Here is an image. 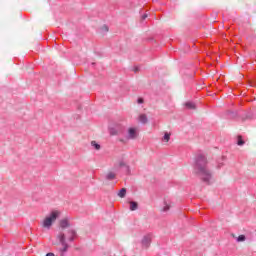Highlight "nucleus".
Wrapping results in <instances>:
<instances>
[{
    "mask_svg": "<svg viewBox=\"0 0 256 256\" xmlns=\"http://www.w3.org/2000/svg\"><path fill=\"white\" fill-rule=\"evenodd\" d=\"M152 239H153V236L151 234L144 236V238L142 239L143 247H149V245H151Z\"/></svg>",
    "mask_w": 256,
    "mask_h": 256,
    "instance_id": "obj_5",
    "label": "nucleus"
},
{
    "mask_svg": "<svg viewBox=\"0 0 256 256\" xmlns=\"http://www.w3.org/2000/svg\"><path fill=\"white\" fill-rule=\"evenodd\" d=\"M127 195V189L122 188L119 192H118V197H120L121 199L125 198V196Z\"/></svg>",
    "mask_w": 256,
    "mask_h": 256,
    "instance_id": "obj_10",
    "label": "nucleus"
},
{
    "mask_svg": "<svg viewBox=\"0 0 256 256\" xmlns=\"http://www.w3.org/2000/svg\"><path fill=\"white\" fill-rule=\"evenodd\" d=\"M137 103H138L139 105L143 104V98H138Z\"/></svg>",
    "mask_w": 256,
    "mask_h": 256,
    "instance_id": "obj_19",
    "label": "nucleus"
},
{
    "mask_svg": "<svg viewBox=\"0 0 256 256\" xmlns=\"http://www.w3.org/2000/svg\"><path fill=\"white\" fill-rule=\"evenodd\" d=\"M194 172L204 183H207L208 185L211 183L213 174H211V170L207 167V158L204 155L197 156L194 165Z\"/></svg>",
    "mask_w": 256,
    "mask_h": 256,
    "instance_id": "obj_1",
    "label": "nucleus"
},
{
    "mask_svg": "<svg viewBox=\"0 0 256 256\" xmlns=\"http://www.w3.org/2000/svg\"><path fill=\"white\" fill-rule=\"evenodd\" d=\"M109 133L110 135H119V129H117L116 127H110Z\"/></svg>",
    "mask_w": 256,
    "mask_h": 256,
    "instance_id": "obj_11",
    "label": "nucleus"
},
{
    "mask_svg": "<svg viewBox=\"0 0 256 256\" xmlns=\"http://www.w3.org/2000/svg\"><path fill=\"white\" fill-rule=\"evenodd\" d=\"M118 166H119V167H124V168L126 169V173H127L128 175L131 174V168L129 167V165H128L127 163H125V161L120 160L119 163H118Z\"/></svg>",
    "mask_w": 256,
    "mask_h": 256,
    "instance_id": "obj_6",
    "label": "nucleus"
},
{
    "mask_svg": "<svg viewBox=\"0 0 256 256\" xmlns=\"http://www.w3.org/2000/svg\"><path fill=\"white\" fill-rule=\"evenodd\" d=\"M60 227L61 229H67L69 227V219L64 218L60 221Z\"/></svg>",
    "mask_w": 256,
    "mask_h": 256,
    "instance_id": "obj_7",
    "label": "nucleus"
},
{
    "mask_svg": "<svg viewBox=\"0 0 256 256\" xmlns=\"http://www.w3.org/2000/svg\"><path fill=\"white\" fill-rule=\"evenodd\" d=\"M76 237H77V232L73 229L68 230L66 234L64 232H60L57 235V239L63 247L60 249L61 255H63L64 253H67V249H69V244H67V241H75Z\"/></svg>",
    "mask_w": 256,
    "mask_h": 256,
    "instance_id": "obj_2",
    "label": "nucleus"
},
{
    "mask_svg": "<svg viewBox=\"0 0 256 256\" xmlns=\"http://www.w3.org/2000/svg\"><path fill=\"white\" fill-rule=\"evenodd\" d=\"M237 241H238V242L245 241V235H240V236H238Z\"/></svg>",
    "mask_w": 256,
    "mask_h": 256,
    "instance_id": "obj_18",
    "label": "nucleus"
},
{
    "mask_svg": "<svg viewBox=\"0 0 256 256\" xmlns=\"http://www.w3.org/2000/svg\"><path fill=\"white\" fill-rule=\"evenodd\" d=\"M138 121L140 123H142L143 125H145V123H147L148 119H147V115L145 114H140L138 117Z\"/></svg>",
    "mask_w": 256,
    "mask_h": 256,
    "instance_id": "obj_9",
    "label": "nucleus"
},
{
    "mask_svg": "<svg viewBox=\"0 0 256 256\" xmlns=\"http://www.w3.org/2000/svg\"><path fill=\"white\" fill-rule=\"evenodd\" d=\"M61 217V211L60 210H52L48 216L44 218L42 221V227L43 229H51L53 227V223L57 221Z\"/></svg>",
    "mask_w": 256,
    "mask_h": 256,
    "instance_id": "obj_3",
    "label": "nucleus"
},
{
    "mask_svg": "<svg viewBox=\"0 0 256 256\" xmlns=\"http://www.w3.org/2000/svg\"><path fill=\"white\" fill-rule=\"evenodd\" d=\"M106 179H107L108 181H113V179H115V173L109 172V173L106 175Z\"/></svg>",
    "mask_w": 256,
    "mask_h": 256,
    "instance_id": "obj_15",
    "label": "nucleus"
},
{
    "mask_svg": "<svg viewBox=\"0 0 256 256\" xmlns=\"http://www.w3.org/2000/svg\"><path fill=\"white\" fill-rule=\"evenodd\" d=\"M46 256H55L54 253H47Z\"/></svg>",
    "mask_w": 256,
    "mask_h": 256,
    "instance_id": "obj_21",
    "label": "nucleus"
},
{
    "mask_svg": "<svg viewBox=\"0 0 256 256\" xmlns=\"http://www.w3.org/2000/svg\"><path fill=\"white\" fill-rule=\"evenodd\" d=\"M137 135H139V130L137 128H129L127 139H137Z\"/></svg>",
    "mask_w": 256,
    "mask_h": 256,
    "instance_id": "obj_4",
    "label": "nucleus"
},
{
    "mask_svg": "<svg viewBox=\"0 0 256 256\" xmlns=\"http://www.w3.org/2000/svg\"><path fill=\"white\" fill-rule=\"evenodd\" d=\"M237 145H239V146L245 145V141H243V139L241 138V136L238 137Z\"/></svg>",
    "mask_w": 256,
    "mask_h": 256,
    "instance_id": "obj_17",
    "label": "nucleus"
},
{
    "mask_svg": "<svg viewBox=\"0 0 256 256\" xmlns=\"http://www.w3.org/2000/svg\"><path fill=\"white\" fill-rule=\"evenodd\" d=\"M147 17H148L147 14H143V15H142V20L145 21V19H146Z\"/></svg>",
    "mask_w": 256,
    "mask_h": 256,
    "instance_id": "obj_20",
    "label": "nucleus"
},
{
    "mask_svg": "<svg viewBox=\"0 0 256 256\" xmlns=\"http://www.w3.org/2000/svg\"><path fill=\"white\" fill-rule=\"evenodd\" d=\"M185 107L187 109H195V103H193V102H186L185 103Z\"/></svg>",
    "mask_w": 256,
    "mask_h": 256,
    "instance_id": "obj_16",
    "label": "nucleus"
},
{
    "mask_svg": "<svg viewBox=\"0 0 256 256\" xmlns=\"http://www.w3.org/2000/svg\"><path fill=\"white\" fill-rule=\"evenodd\" d=\"M170 139H171V134L166 132L162 138V141H164L165 143H169Z\"/></svg>",
    "mask_w": 256,
    "mask_h": 256,
    "instance_id": "obj_14",
    "label": "nucleus"
},
{
    "mask_svg": "<svg viewBox=\"0 0 256 256\" xmlns=\"http://www.w3.org/2000/svg\"><path fill=\"white\" fill-rule=\"evenodd\" d=\"M138 207L139 206H138L137 202H134V201L130 202V211H137Z\"/></svg>",
    "mask_w": 256,
    "mask_h": 256,
    "instance_id": "obj_12",
    "label": "nucleus"
},
{
    "mask_svg": "<svg viewBox=\"0 0 256 256\" xmlns=\"http://www.w3.org/2000/svg\"><path fill=\"white\" fill-rule=\"evenodd\" d=\"M169 209H171V202L165 200L162 211H164V213H167V211H169Z\"/></svg>",
    "mask_w": 256,
    "mask_h": 256,
    "instance_id": "obj_8",
    "label": "nucleus"
},
{
    "mask_svg": "<svg viewBox=\"0 0 256 256\" xmlns=\"http://www.w3.org/2000/svg\"><path fill=\"white\" fill-rule=\"evenodd\" d=\"M91 146H92L96 151L101 150V145H100L99 143H97V141H92V142H91Z\"/></svg>",
    "mask_w": 256,
    "mask_h": 256,
    "instance_id": "obj_13",
    "label": "nucleus"
}]
</instances>
